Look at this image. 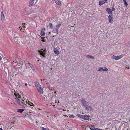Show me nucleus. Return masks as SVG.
Wrapping results in <instances>:
<instances>
[{"label":"nucleus","instance_id":"f257e3e1","mask_svg":"<svg viewBox=\"0 0 130 130\" xmlns=\"http://www.w3.org/2000/svg\"><path fill=\"white\" fill-rule=\"evenodd\" d=\"M15 96V98L16 99V102L19 106H23L24 108L27 107V106H26V104H27V102L24 101L22 99L20 100L21 99V96L18 93H14Z\"/></svg>","mask_w":130,"mask_h":130},{"label":"nucleus","instance_id":"f03ea898","mask_svg":"<svg viewBox=\"0 0 130 130\" xmlns=\"http://www.w3.org/2000/svg\"><path fill=\"white\" fill-rule=\"evenodd\" d=\"M38 52L43 57H44L45 56V52H46V49L43 50V49H41V50H39Z\"/></svg>","mask_w":130,"mask_h":130},{"label":"nucleus","instance_id":"7ed1b4c3","mask_svg":"<svg viewBox=\"0 0 130 130\" xmlns=\"http://www.w3.org/2000/svg\"><path fill=\"white\" fill-rule=\"evenodd\" d=\"M123 56V55H119L118 56H113L111 57V58L115 60H118L120 59H121V58Z\"/></svg>","mask_w":130,"mask_h":130},{"label":"nucleus","instance_id":"20e7f679","mask_svg":"<svg viewBox=\"0 0 130 130\" xmlns=\"http://www.w3.org/2000/svg\"><path fill=\"white\" fill-rule=\"evenodd\" d=\"M61 25V23H60L59 24H58L56 26L55 30L56 32V33L57 34H58V29H59V27Z\"/></svg>","mask_w":130,"mask_h":130},{"label":"nucleus","instance_id":"39448f33","mask_svg":"<svg viewBox=\"0 0 130 130\" xmlns=\"http://www.w3.org/2000/svg\"><path fill=\"white\" fill-rule=\"evenodd\" d=\"M83 106L85 108L88 105L86 101L83 99L81 100Z\"/></svg>","mask_w":130,"mask_h":130},{"label":"nucleus","instance_id":"423d86ee","mask_svg":"<svg viewBox=\"0 0 130 130\" xmlns=\"http://www.w3.org/2000/svg\"><path fill=\"white\" fill-rule=\"evenodd\" d=\"M106 10L107 11L109 14H112V12L111 9L109 8H106Z\"/></svg>","mask_w":130,"mask_h":130},{"label":"nucleus","instance_id":"0eeeda50","mask_svg":"<svg viewBox=\"0 0 130 130\" xmlns=\"http://www.w3.org/2000/svg\"><path fill=\"white\" fill-rule=\"evenodd\" d=\"M39 92H40L41 94H42L43 93V91L42 88L41 86L40 87H39L38 88H37Z\"/></svg>","mask_w":130,"mask_h":130},{"label":"nucleus","instance_id":"6e6552de","mask_svg":"<svg viewBox=\"0 0 130 130\" xmlns=\"http://www.w3.org/2000/svg\"><path fill=\"white\" fill-rule=\"evenodd\" d=\"M35 0H31L29 2V6L32 7L34 5Z\"/></svg>","mask_w":130,"mask_h":130},{"label":"nucleus","instance_id":"1a4fd4ad","mask_svg":"<svg viewBox=\"0 0 130 130\" xmlns=\"http://www.w3.org/2000/svg\"><path fill=\"white\" fill-rule=\"evenodd\" d=\"M1 19L2 21H3L5 18V17L3 11H2L1 12Z\"/></svg>","mask_w":130,"mask_h":130},{"label":"nucleus","instance_id":"9d476101","mask_svg":"<svg viewBox=\"0 0 130 130\" xmlns=\"http://www.w3.org/2000/svg\"><path fill=\"white\" fill-rule=\"evenodd\" d=\"M90 116L89 115H84L83 119L87 120L89 119Z\"/></svg>","mask_w":130,"mask_h":130},{"label":"nucleus","instance_id":"9b49d317","mask_svg":"<svg viewBox=\"0 0 130 130\" xmlns=\"http://www.w3.org/2000/svg\"><path fill=\"white\" fill-rule=\"evenodd\" d=\"M109 21L110 23H111L113 21L112 17V15H109L108 16Z\"/></svg>","mask_w":130,"mask_h":130},{"label":"nucleus","instance_id":"f8f14e48","mask_svg":"<svg viewBox=\"0 0 130 130\" xmlns=\"http://www.w3.org/2000/svg\"><path fill=\"white\" fill-rule=\"evenodd\" d=\"M45 29V28H43L42 29L41 31V36H44L45 35V33L44 32V30Z\"/></svg>","mask_w":130,"mask_h":130},{"label":"nucleus","instance_id":"ddd939ff","mask_svg":"<svg viewBox=\"0 0 130 130\" xmlns=\"http://www.w3.org/2000/svg\"><path fill=\"white\" fill-rule=\"evenodd\" d=\"M35 86L36 87L37 89L38 88L41 86L40 85L39 83L37 82H35Z\"/></svg>","mask_w":130,"mask_h":130},{"label":"nucleus","instance_id":"4468645a","mask_svg":"<svg viewBox=\"0 0 130 130\" xmlns=\"http://www.w3.org/2000/svg\"><path fill=\"white\" fill-rule=\"evenodd\" d=\"M85 108L87 110H92V107L88 106V105H87Z\"/></svg>","mask_w":130,"mask_h":130},{"label":"nucleus","instance_id":"2eb2a0df","mask_svg":"<svg viewBox=\"0 0 130 130\" xmlns=\"http://www.w3.org/2000/svg\"><path fill=\"white\" fill-rule=\"evenodd\" d=\"M54 52L55 54L57 55L59 54V51L56 48H54Z\"/></svg>","mask_w":130,"mask_h":130},{"label":"nucleus","instance_id":"dca6fc26","mask_svg":"<svg viewBox=\"0 0 130 130\" xmlns=\"http://www.w3.org/2000/svg\"><path fill=\"white\" fill-rule=\"evenodd\" d=\"M24 110V109H17V112L21 113Z\"/></svg>","mask_w":130,"mask_h":130},{"label":"nucleus","instance_id":"f3484780","mask_svg":"<svg viewBox=\"0 0 130 130\" xmlns=\"http://www.w3.org/2000/svg\"><path fill=\"white\" fill-rule=\"evenodd\" d=\"M55 3L59 5H60L61 2L59 0H55Z\"/></svg>","mask_w":130,"mask_h":130},{"label":"nucleus","instance_id":"a211bd4d","mask_svg":"<svg viewBox=\"0 0 130 130\" xmlns=\"http://www.w3.org/2000/svg\"><path fill=\"white\" fill-rule=\"evenodd\" d=\"M105 3V1H99V5L100 6H101Z\"/></svg>","mask_w":130,"mask_h":130},{"label":"nucleus","instance_id":"6ab92c4d","mask_svg":"<svg viewBox=\"0 0 130 130\" xmlns=\"http://www.w3.org/2000/svg\"><path fill=\"white\" fill-rule=\"evenodd\" d=\"M89 127L90 129L91 130H94V129H95V128H95L94 127V125H91V127Z\"/></svg>","mask_w":130,"mask_h":130},{"label":"nucleus","instance_id":"aec40b11","mask_svg":"<svg viewBox=\"0 0 130 130\" xmlns=\"http://www.w3.org/2000/svg\"><path fill=\"white\" fill-rule=\"evenodd\" d=\"M29 67L31 68V69L33 70H34V69L32 64H31L30 63H28Z\"/></svg>","mask_w":130,"mask_h":130},{"label":"nucleus","instance_id":"412c9836","mask_svg":"<svg viewBox=\"0 0 130 130\" xmlns=\"http://www.w3.org/2000/svg\"><path fill=\"white\" fill-rule=\"evenodd\" d=\"M77 115L79 117L83 119L84 115L80 114H78Z\"/></svg>","mask_w":130,"mask_h":130},{"label":"nucleus","instance_id":"4be33fe9","mask_svg":"<svg viewBox=\"0 0 130 130\" xmlns=\"http://www.w3.org/2000/svg\"><path fill=\"white\" fill-rule=\"evenodd\" d=\"M87 57L88 58H91L92 59H94V57L91 55H88L87 56Z\"/></svg>","mask_w":130,"mask_h":130},{"label":"nucleus","instance_id":"5701e85b","mask_svg":"<svg viewBox=\"0 0 130 130\" xmlns=\"http://www.w3.org/2000/svg\"><path fill=\"white\" fill-rule=\"evenodd\" d=\"M103 68H103L100 67L98 71H101L103 70Z\"/></svg>","mask_w":130,"mask_h":130},{"label":"nucleus","instance_id":"b1692460","mask_svg":"<svg viewBox=\"0 0 130 130\" xmlns=\"http://www.w3.org/2000/svg\"><path fill=\"white\" fill-rule=\"evenodd\" d=\"M28 104L30 105V106H33L34 105H33V103H32L30 102H29L28 101Z\"/></svg>","mask_w":130,"mask_h":130},{"label":"nucleus","instance_id":"393cba45","mask_svg":"<svg viewBox=\"0 0 130 130\" xmlns=\"http://www.w3.org/2000/svg\"><path fill=\"white\" fill-rule=\"evenodd\" d=\"M123 1L124 2V4L126 5V6L128 5V4L126 2V1L125 0H123Z\"/></svg>","mask_w":130,"mask_h":130},{"label":"nucleus","instance_id":"a878e982","mask_svg":"<svg viewBox=\"0 0 130 130\" xmlns=\"http://www.w3.org/2000/svg\"><path fill=\"white\" fill-rule=\"evenodd\" d=\"M103 68V71H107L108 70V69L106 68V67H105L104 68Z\"/></svg>","mask_w":130,"mask_h":130},{"label":"nucleus","instance_id":"bb28decb","mask_svg":"<svg viewBox=\"0 0 130 130\" xmlns=\"http://www.w3.org/2000/svg\"><path fill=\"white\" fill-rule=\"evenodd\" d=\"M49 26H50V28H51L52 27V24L51 23H50L49 24Z\"/></svg>","mask_w":130,"mask_h":130},{"label":"nucleus","instance_id":"cd10ccee","mask_svg":"<svg viewBox=\"0 0 130 130\" xmlns=\"http://www.w3.org/2000/svg\"><path fill=\"white\" fill-rule=\"evenodd\" d=\"M95 129H94V130H103V129H102L98 128H95Z\"/></svg>","mask_w":130,"mask_h":130},{"label":"nucleus","instance_id":"c85d7f7f","mask_svg":"<svg viewBox=\"0 0 130 130\" xmlns=\"http://www.w3.org/2000/svg\"><path fill=\"white\" fill-rule=\"evenodd\" d=\"M74 116L73 115H71L69 116L70 118H74Z\"/></svg>","mask_w":130,"mask_h":130},{"label":"nucleus","instance_id":"c756f323","mask_svg":"<svg viewBox=\"0 0 130 130\" xmlns=\"http://www.w3.org/2000/svg\"><path fill=\"white\" fill-rule=\"evenodd\" d=\"M25 23H24L23 24V27L24 28H25Z\"/></svg>","mask_w":130,"mask_h":130},{"label":"nucleus","instance_id":"7c9ffc66","mask_svg":"<svg viewBox=\"0 0 130 130\" xmlns=\"http://www.w3.org/2000/svg\"><path fill=\"white\" fill-rule=\"evenodd\" d=\"M114 10H115V8L113 7H112V9H111V10L113 11H114Z\"/></svg>","mask_w":130,"mask_h":130},{"label":"nucleus","instance_id":"2f4dec72","mask_svg":"<svg viewBox=\"0 0 130 130\" xmlns=\"http://www.w3.org/2000/svg\"><path fill=\"white\" fill-rule=\"evenodd\" d=\"M42 130H46V128H44V127H42Z\"/></svg>","mask_w":130,"mask_h":130},{"label":"nucleus","instance_id":"473e14b6","mask_svg":"<svg viewBox=\"0 0 130 130\" xmlns=\"http://www.w3.org/2000/svg\"><path fill=\"white\" fill-rule=\"evenodd\" d=\"M19 28L20 29V30H21L22 29V28L20 26V27H19Z\"/></svg>","mask_w":130,"mask_h":130},{"label":"nucleus","instance_id":"72a5a7b5","mask_svg":"<svg viewBox=\"0 0 130 130\" xmlns=\"http://www.w3.org/2000/svg\"><path fill=\"white\" fill-rule=\"evenodd\" d=\"M25 86H27V83H25Z\"/></svg>","mask_w":130,"mask_h":130},{"label":"nucleus","instance_id":"f704fd0d","mask_svg":"<svg viewBox=\"0 0 130 130\" xmlns=\"http://www.w3.org/2000/svg\"><path fill=\"white\" fill-rule=\"evenodd\" d=\"M2 57L0 56V60H2Z\"/></svg>","mask_w":130,"mask_h":130},{"label":"nucleus","instance_id":"c9c22d12","mask_svg":"<svg viewBox=\"0 0 130 130\" xmlns=\"http://www.w3.org/2000/svg\"><path fill=\"white\" fill-rule=\"evenodd\" d=\"M0 130H3L2 128H0Z\"/></svg>","mask_w":130,"mask_h":130},{"label":"nucleus","instance_id":"e433bc0d","mask_svg":"<svg viewBox=\"0 0 130 130\" xmlns=\"http://www.w3.org/2000/svg\"><path fill=\"white\" fill-rule=\"evenodd\" d=\"M104 1H105V3L107 1V0H105Z\"/></svg>","mask_w":130,"mask_h":130},{"label":"nucleus","instance_id":"4c0bfd02","mask_svg":"<svg viewBox=\"0 0 130 130\" xmlns=\"http://www.w3.org/2000/svg\"><path fill=\"white\" fill-rule=\"evenodd\" d=\"M18 38V37H15V36L14 37V38Z\"/></svg>","mask_w":130,"mask_h":130},{"label":"nucleus","instance_id":"58836bf2","mask_svg":"<svg viewBox=\"0 0 130 130\" xmlns=\"http://www.w3.org/2000/svg\"><path fill=\"white\" fill-rule=\"evenodd\" d=\"M127 69H130V68H129V67H128Z\"/></svg>","mask_w":130,"mask_h":130},{"label":"nucleus","instance_id":"ea45409f","mask_svg":"<svg viewBox=\"0 0 130 130\" xmlns=\"http://www.w3.org/2000/svg\"><path fill=\"white\" fill-rule=\"evenodd\" d=\"M22 62V64H23V62Z\"/></svg>","mask_w":130,"mask_h":130},{"label":"nucleus","instance_id":"a19ab883","mask_svg":"<svg viewBox=\"0 0 130 130\" xmlns=\"http://www.w3.org/2000/svg\"><path fill=\"white\" fill-rule=\"evenodd\" d=\"M49 33L50 34H51V32H49Z\"/></svg>","mask_w":130,"mask_h":130},{"label":"nucleus","instance_id":"79ce46f5","mask_svg":"<svg viewBox=\"0 0 130 130\" xmlns=\"http://www.w3.org/2000/svg\"><path fill=\"white\" fill-rule=\"evenodd\" d=\"M31 107V108H33V107Z\"/></svg>","mask_w":130,"mask_h":130},{"label":"nucleus","instance_id":"37998d69","mask_svg":"<svg viewBox=\"0 0 130 130\" xmlns=\"http://www.w3.org/2000/svg\"><path fill=\"white\" fill-rule=\"evenodd\" d=\"M54 93H56V91H55V92H54Z\"/></svg>","mask_w":130,"mask_h":130},{"label":"nucleus","instance_id":"c03bdc74","mask_svg":"<svg viewBox=\"0 0 130 130\" xmlns=\"http://www.w3.org/2000/svg\"><path fill=\"white\" fill-rule=\"evenodd\" d=\"M38 61H39V60H37Z\"/></svg>","mask_w":130,"mask_h":130},{"label":"nucleus","instance_id":"a18cd8bd","mask_svg":"<svg viewBox=\"0 0 130 130\" xmlns=\"http://www.w3.org/2000/svg\"><path fill=\"white\" fill-rule=\"evenodd\" d=\"M52 37H54V36H52Z\"/></svg>","mask_w":130,"mask_h":130}]
</instances>
